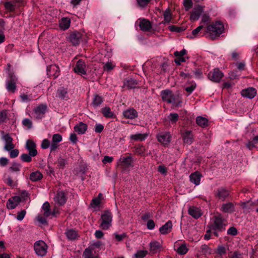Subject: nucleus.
<instances>
[{
    "mask_svg": "<svg viewBox=\"0 0 258 258\" xmlns=\"http://www.w3.org/2000/svg\"><path fill=\"white\" fill-rule=\"evenodd\" d=\"M224 30V26L222 23L216 22L207 27V31L209 33V37L212 40L215 39Z\"/></svg>",
    "mask_w": 258,
    "mask_h": 258,
    "instance_id": "1",
    "label": "nucleus"
},
{
    "mask_svg": "<svg viewBox=\"0 0 258 258\" xmlns=\"http://www.w3.org/2000/svg\"><path fill=\"white\" fill-rule=\"evenodd\" d=\"M225 224L221 214L214 216L211 220V227L212 230L222 231L224 230Z\"/></svg>",
    "mask_w": 258,
    "mask_h": 258,
    "instance_id": "2",
    "label": "nucleus"
},
{
    "mask_svg": "<svg viewBox=\"0 0 258 258\" xmlns=\"http://www.w3.org/2000/svg\"><path fill=\"white\" fill-rule=\"evenodd\" d=\"M161 96L163 101L168 103H172L174 105H177L178 101H177L178 95L174 94L172 91L169 90H165L161 91Z\"/></svg>",
    "mask_w": 258,
    "mask_h": 258,
    "instance_id": "3",
    "label": "nucleus"
},
{
    "mask_svg": "<svg viewBox=\"0 0 258 258\" xmlns=\"http://www.w3.org/2000/svg\"><path fill=\"white\" fill-rule=\"evenodd\" d=\"M34 249L38 256H44L47 252L48 246L44 241L40 240L34 243Z\"/></svg>",
    "mask_w": 258,
    "mask_h": 258,
    "instance_id": "4",
    "label": "nucleus"
},
{
    "mask_svg": "<svg viewBox=\"0 0 258 258\" xmlns=\"http://www.w3.org/2000/svg\"><path fill=\"white\" fill-rule=\"evenodd\" d=\"M101 222L100 227L104 230L108 229L111 225L112 216L111 212L109 211H105L101 215Z\"/></svg>",
    "mask_w": 258,
    "mask_h": 258,
    "instance_id": "5",
    "label": "nucleus"
},
{
    "mask_svg": "<svg viewBox=\"0 0 258 258\" xmlns=\"http://www.w3.org/2000/svg\"><path fill=\"white\" fill-rule=\"evenodd\" d=\"M17 82V78L12 74H9V78L6 82V88L8 92L14 93L16 90V84Z\"/></svg>",
    "mask_w": 258,
    "mask_h": 258,
    "instance_id": "6",
    "label": "nucleus"
},
{
    "mask_svg": "<svg viewBox=\"0 0 258 258\" xmlns=\"http://www.w3.org/2000/svg\"><path fill=\"white\" fill-rule=\"evenodd\" d=\"M208 78L214 82H219L223 77V73L218 68L213 69L208 75Z\"/></svg>",
    "mask_w": 258,
    "mask_h": 258,
    "instance_id": "7",
    "label": "nucleus"
},
{
    "mask_svg": "<svg viewBox=\"0 0 258 258\" xmlns=\"http://www.w3.org/2000/svg\"><path fill=\"white\" fill-rule=\"evenodd\" d=\"M204 12V7L200 5H197L194 7L190 15V20L195 21L199 20L200 17Z\"/></svg>",
    "mask_w": 258,
    "mask_h": 258,
    "instance_id": "8",
    "label": "nucleus"
},
{
    "mask_svg": "<svg viewBox=\"0 0 258 258\" xmlns=\"http://www.w3.org/2000/svg\"><path fill=\"white\" fill-rule=\"evenodd\" d=\"M171 135L169 133H161L157 135L158 141L164 146L168 145L171 141Z\"/></svg>",
    "mask_w": 258,
    "mask_h": 258,
    "instance_id": "9",
    "label": "nucleus"
},
{
    "mask_svg": "<svg viewBox=\"0 0 258 258\" xmlns=\"http://www.w3.org/2000/svg\"><path fill=\"white\" fill-rule=\"evenodd\" d=\"M47 109V106L44 104H41L37 106L34 109V117L38 119L44 117Z\"/></svg>",
    "mask_w": 258,
    "mask_h": 258,
    "instance_id": "10",
    "label": "nucleus"
},
{
    "mask_svg": "<svg viewBox=\"0 0 258 258\" xmlns=\"http://www.w3.org/2000/svg\"><path fill=\"white\" fill-rule=\"evenodd\" d=\"M25 148L30 155L32 157H35L37 155L38 152L36 150V145L32 140H28L26 141Z\"/></svg>",
    "mask_w": 258,
    "mask_h": 258,
    "instance_id": "11",
    "label": "nucleus"
},
{
    "mask_svg": "<svg viewBox=\"0 0 258 258\" xmlns=\"http://www.w3.org/2000/svg\"><path fill=\"white\" fill-rule=\"evenodd\" d=\"M62 136L59 134H55L52 136L51 143L50 146L51 152L55 151L59 147V143L62 141Z\"/></svg>",
    "mask_w": 258,
    "mask_h": 258,
    "instance_id": "12",
    "label": "nucleus"
},
{
    "mask_svg": "<svg viewBox=\"0 0 258 258\" xmlns=\"http://www.w3.org/2000/svg\"><path fill=\"white\" fill-rule=\"evenodd\" d=\"M2 139L5 142V145L4 146L5 150L10 151L14 148L15 146L12 143L13 139L9 134H3Z\"/></svg>",
    "mask_w": 258,
    "mask_h": 258,
    "instance_id": "13",
    "label": "nucleus"
},
{
    "mask_svg": "<svg viewBox=\"0 0 258 258\" xmlns=\"http://www.w3.org/2000/svg\"><path fill=\"white\" fill-rule=\"evenodd\" d=\"M229 195V191L222 187L218 188L215 192L216 197L222 201H224Z\"/></svg>",
    "mask_w": 258,
    "mask_h": 258,
    "instance_id": "14",
    "label": "nucleus"
},
{
    "mask_svg": "<svg viewBox=\"0 0 258 258\" xmlns=\"http://www.w3.org/2000/svg\"><path fill=\"white\" fill-rule=\"evenodd\" d=\"M56 204L62 206L65 204L67 201L66 194L63 191H58L54 198Z\"/></svg>",
    "mask_w": 258,
    "mask_h": 258,
    "instance_id": "15",
    "label": "nucleus"
},
{
    "mask_svg": "<svg viewBox=\"0 0 258 258\" xmlns=\"http://www.w3.org/2000/svg\"><path fill=\"white\" fill-rule=\"evenodd\" d=\"M75 73L79 75H85L86 74V64L84 61L79 60L74 69Z\"/></svg>",
    "mask_w": 258,
    "mask_h": 258,
    "instance_id": "16",
    "label": "nucleus"
},
{
    "mask_svg": "<svg viewBox=\"0 0 258 258\" xmlns=\"http://www.w3.org/2000/svg\"><path fill=\"white\" fill-rule=\"evenodd\" d=\"M82 37V34L79 32H74L69 36V40L74 45L79 44Z\"/></svg>",
    "mask_w": 258,
    "mask_h": 258,
    "instance_id": "17",
    "label": "nucleus"
},
{
    "mask_svg": "<svg viewBox=\"0 0 258 258\" xmlns=\"http://www.w3.org/2000/svg\"><path fill=\"white\" fill-rule=\"evenodd\" d=\"M182 138L184 144L190 145L194 141V135L191 131L185 130L182 134Z\"/></svg>",
    "mask_w": 258,
    "mask_h": 258,
    "instance_id": "18",
    "label": "nucleus"
},
{
    "mask_svg": "<svg viewBox=\"0 0 258 258\" xmlns=\"http://www.w3.org/2000/svg\"><path fill=\"white\" fill-rule=\"evenodd\" d=\"M47 74L49 77L56 78L59 75V68L56 64H51L47 67Z\"/></svg>",
    "mask_w": 258,
    "mask_h": 258,
    "instance_id": "19",
    "label": "nucleus"
},
{
    "mask_svg": "<svg viewBox=\"0 0 258 258\" xmlns=\"http://www.w3.org/2000/svg\"><path fill=\"white\" fill-rule=\"evenodd\" d=\"M149 247L150 252L151 254L159 252L162 248L161 244L157 241H151L149 244Z\"/></svg>",
    "mask_w": 258,
    "mask_h": 258,
    "instance_id": "20",
    "label": "nucleus"
},
{
    "mask_svg": "<svg viewBox=\"0 0 258 258\" xmlns=\"http://www.w3.org/2000/svg\"><path fill=\"white\" fill-rule=\"evenodd\" d=\"M21 202V198L19 196H15L10 198L7 204V206L9 209H15Z\"/></svg>",
    "mask_w": 258,
    "mask_h": 258,
    "instance_id": "21",
    "label": "nucleus"
},
{
    "mask_svg": "<svg viewBox=\"0 0 258 258\" xmlns=\"http://www.w3.org/2000/svg\"><path fill=\"white\" fill-rule=\"evenodd\" d=\"M256 94V90L250 87L247 89L243 90L241 92V95L244 97H246L249 99L253 98Z\"/></svg>",
    "mask_w": 258,
    "mask_h": 258,
    "instance_id": "22",
    "label": "nucleus"
},
{
    "mask_svg": "<svg viewBox=\"0 0 258 258\" xmlns=\"http://www.w3.org/2000/svg\"><path fill=\"white\" fill-rule=\"evenodd\" d=\"M148 133H137L135 134L131 135L130 136V139L132 141H143L148 137Z\"/></svg>",
    "mask_w": 258,
    "mask_h": 258,
    "instance_id": "23",
    "label": "nucleus"
},
{
    "mask_svg": "<svg viewBox=\"0 0 258 258\" xmlns=\"http://www.w3.org/2000/svg\"><path fill=\"white\" fill-rule=\"evenodd\" d=\"M220 210L226 213H231L235 211V206L232 203H226L222 204Z\"/></svg>",
    "mask_w": 258,
    "mask_h": 258,
    "instance_id": "24",
    "label": "nucleus"
},
{
    "mask_svg": "<svg viewBox=\"0 0 258 258\" xmlns=\"http://www.w3.org/2000/svg\"><path fill=\"white\" fill-rule=\"evenodd\" d=\"M202 176V174L199 172L196 171L189 176L190 181L195 185H198L200 184Z\"/></svg>",
    "mask_w": 258,
    "mask_h": 258,
    "instance_id": "25",
    "label": "nucleus"
},
{
    "mask_svg": "<svg viewBox=\"0 0 258 258\" xmlns=\"http://www.w3.org/2000/svg\"><path fill=\"white\" fill-rule=\"evenodd\" d=\"M133 163V159L131 156H128L126 157H121L119 160L118 163L121 165L124 166L125 167H128L132 166Z\"/></svg>",
    "mask_w": 258,
    "mask_h": 258,
    "instance_id": "26",
    "label": "nucleus"
},
{
    "mask_svg": "<svg viewBox=\"0 0 258 258\" xmlns=\"http://www.w3.org/2000/svg\"><path fill=\"white\" fill-rule=\"evenodd\" d=\"M172 223L171 221H168L159 229V231L162 234H167L172 230Z\"/></svg>",
    "mask_w": 258,
    "mask_h": 258,
    "instance_id": "27",
    "label": "nucleus"
},
{
    "mask_svg": "<svg viewBox=\"0 0 258 258\" xmlns=\"http://www.w3.org/2000/svg\"><path fill=\"white\" fill-rule=\"evenodd\" d=\"M123 115L126 118L134 119L138 116V112L133 108H129L123 112Z\"/></svg>",
    "mask_w": 258,
    "mask_h": 258,
    "instance_id": "28",
    "label": "nucleus"
},
{
    "mask_svg": "<svg viewBox=\"0 0 258 258\" xmlns=\"http://www.w3.org/2000/svg\"><path fill=\"white\" fill-rule=\"evenodd\" d=\"M188 214L195 219L200 217L202 214L201 210L196 207H190L188 209Z\"/></svg>",
    "mask_w": 258,
    "mask_h": 258,
    "instance_id": "29",
    "label": "nucleus"
},
{
    "mask_svg": "<svg viewBox=\"0 0 258 258\" xmlns=\"http://www.w3.org/2000/svg\"><path fill=\"white\" fill-rule=\"evenodd\" d=\"M56 96L64 100H68L69 99L68 91L63 87H60L57 89Z\"/></svg>",
    "mask_w": 258,
    "mask_h": 258,
    "instance_id": "30",
    "label": "nucleus"
},
{
    "mask_svg": "<svg viewBox=\"0 0 258 258\" xmlns=\"http://www.w3.org/2000/svg\"><path fill=\"white\" fill-rule=\"evenodd\" d=\"M139 27L142 30L147 31L152 28V25L149 21L146 19H142L140 21Z\"/></svg>",
    "mask_w": 258,
    "mask_h": 258,
    "instance_id": "31",
    "label": "nucleus"
},
{
    "mask_svg": "<svg viewBox=\"0 0 258 258\" xmlns=\"http://www.w3.org/2000/svg\"><path fill=\"white\" fill-rule=\"evenodd\" d=\"M49 208L50 205L48 202H46L43 204L42 209L43 210V215L46 217H48L50 215L54 216L55 215V210H54V211L51 212L50 211Z\"/></svg>",
    "mask_w": 258,
    "mask_h": 258,
    "instance_id": "32",
    "label": "nucleus"
},
{
    "mask_svg": "<svg viewBox=\"0 0 258 258\" xmlns=\"http://www.w3.org/2000/svg\"><path fill=\"white\" fill-rule=\"evenodd\" d=\"M87 129V125L86 124L83 122H80L78 124L74 127V130L76 132L79 134H84L85 133Z\"/></svg>",
    "mask_w": 258,
    "mask_h": 258,
    "instance_id": "33",
    "label": "nucleus"
},
{
    "mask_svg": "<svg viewBox=\"0 0 258 258\" xmlns=\"http://www.w3.org/2000/svg\"><path fill=\"white\" fill-rule=\"evenodd\" d=\"M71 24V20L68 18H63L59 21V27L60 29L62 30H66L68 29Z\"/></svg>",
    "mask_w": 258,
    "mask_h": 258,
    "instance_id": "34",
    "label": "nucleus"
},
{
    "mask_svg": "<svg viewBox=\"0 0 258 258\" xmlns=\"http://www.w3.org/2000/svg\"><path fill=\"white\" fill-rule=\"evenodd\" d=\"M137 81L134 79H130L123 81V87L127 89H133L136 87Z\"/></svg>",
    "mask_w": 258,
    "mask_h": 258,
    "instance_id": "35",
    "label": "nucleus"
},
{
    "mask_svg": "<svg viewBox=\"0 0 258 258\" xmlns=\"http://www.w3.org/2000/svg\"><path fill=\"white\" fill-rule=\"evenodd\" d=\"M196 122L198 125L202 127H206L208 124V120L203 116H198L196 118Z\"/></svg>",
    "mask_w": 258,
    "mask_h": 258,
    "instance_id": "36",
    "label": "nucleus"
},
{
    "mask_svg": "<svg viewBox=\"0 0 258 258\" xmlns=\"http://www.w3.org/2000/svg\"><path fill=\"white\" fill-rule=\"evenodd\" d=\"M43 175L41 172L38 171L32 172L30 175V179L33 181L35 182L40 180L42 178Z\"/></svg>",
    "mask_w": 258,
    "mask_h": 258,
    "instance_id": "37",
    "label": "nucleus"
},
{
    "mask_svg": "<svg viewBox=\"0 0 258 258\" xmlns=\"http://www.w3.org/2000/svg\"><path fill=\"white\" fill-rule=\"evenodd\" d=\"M164 16V21H163V23L169 24L171 22L172 19V15L171 14L170 11L169 9H167L163 14Z\"/></svg>",
    "mask_w": 258,
    "mask_h": 258,
    "instance_id": "38",
    "label": "nucleus"
},
{
    "mask_svg": "<svg viewBox=\"0 0 258 258\" xmlns=\"http://www.w3.org/2000/svg\"><path fill=\"white\" fill-rule=\"evenodd\" d=\"M6 10L9 12H13L19 6L14 4L12 1L7 2L4 4Z\"/></svg>",
    "mask_w": 258,
    "mask_h": 258,
    "instance_id": "39",
    "label": "nucleus"
},
{
    "mask_svg": "<svg viewBox=\"0 0 258 258\" xmlns=\"http://www.w3.org/2000/svg\"><path fill=\"white\" fill-rule=\"evenodd\" d=\"M102 102L103 100L101 97L98 95H95L93 98L92 104L93 107H97L100 105Z\"/></svg>",
    "mask_w": 258,
    "mask_h": 258,
    "instance_id": "40",
    "label": "nucleus"
},
{
    "mask_svg": "<svg viewBox=\"0 0 258 258\" xmlns=\"http://www.w3.org/2000/svg\"><path fill=\"white\" fill-rule=\"evenodd\" d=\"M83 256L84 258H98V256L94 254L93 250L89 248L84 250Z\"/></svg>",
    "mask_w": 258,
    "mask_h": 258,
    "instance_id": "41",
    "label": "nucleus"
},
{
    "mask_svg": "<svg viewBox=\"0 0 258 258\" xmlns=\"http://www.w3.org/2000/svg\"><path fill=\"white\" fill-rule=\"evenodd\" d=\"M66 234L68 238L70 240L75 239L78 237L77 232L73 229L67 230L66 232Z\"/></svg>",
    "mask_w": 258,
    "mask_h": 258,
    "instance_id": "42",
    "label": "nucleus"
},
{
    "mask_svg": "<svg viewBox=\"0 0 258 258\" xmlns=\"http://www.w3.org/2000/svg\"><path fill=\"white\" fill-rule=\"evenodd\" d=\"M101 112L105 117L110 118L113 116V112L108 107H105L102 108Z\"/></svg>",
    "mask_w": 258,
    "mask_h": 258,
    "instance_id": "43",
    "label": "nucleus"
},
{
    "mask_svg": "<svg viewBox=\"0 0 258 258\" xmlns=\"http://www.w3.org/2000/svg\"><path fill=\"white\" fill-rule=\"evenodd\" d=\"M201 252L206 256L210 255L212 253V249L206 244H203L201 246Z\"/></svg>",
    "mask_w": 258,
    "mask_h": 258,
    "instance_id": "44",
    "label": "nucleus"
},
{
    "mask_svg": "<svg viewBox=\"0 0 258 258\" xmlns=\"http://www.w3.org/2000/svg\"><path fill=\"white\" fill-rule=\"evenodd\" d=\"M20 164L16 162H13L9 167V170L11 172H18L20 171Z\"/></svg>",
    "mask_w": 258,
    "mask_h": 258,
    "instance_id": "45",
    "label": "nucleus"
},
{
    "mask_svg": "<svg viewBox=\"0 0 258 258\" xmlns=\"http://www.w3.org/2000/svg\"><path fill=\"white\" fill-rule=\"evenodd\" d=\"M188 251L186 245L184 243L177 248V252L179 254H185Z\"/></svg>",
    "mask_w": 258,
    "mask_h": 258,
    "instance_id": "46",
    "label": "nucleus"
},
{
    "mask_svg": "<svg viewBox=\"0 0 258 258\" xmlns=\"http://www.w3.org/2000/svg\"><path fill=\"white\" fill-rule=\"evenodd\" d=\"M5 182L8 185L14 187L17 185V182L16 180H13L10 176H8L5 180Z\"/></svg>",
    "mask_w": 258,
    "mask_h": 258,
    "instance_id": "47",
    "label": "nucleus"
},
{
    "mask_svg": "<svg viewBox=\"0 0 258 258\" xmlns=\"http://www.w3.org/2000/svg\"><path fill=\"white\" fill-rule=\"evenodd\" d=\"M32 156L30 155L29 153H24L21 155L20 158L24 162H30L32 161Z\"/></svg>",
    "mask_w": 258,
    "mask_h": 258,
    "instance_id": "48",
    "label": "nucleus"
},
{
    "mask_svg": "<svg viewBox=\"0 0 258 258\" xmlns=\"http://www.w3.org/2000/svg\"><path fill=\"white\" fill-rule=\"evenodd\" d=\"M148 253L146 250H138L135 254L136 258H144Z\"/></svg>",
    "mask_w": 258,
    "mask_h": 258,
    "instance_id": "49",
    "label": "nucleus"
},
{
    "mask_svg": "<svg viewBox=\"0 0 258 258\" xmlns=\"http://www.w3.org/2000/svg\"><path fill=\"white\" fill-rule=\"evenodd\" d=\"M101 201H100L99 198H94L92 200L91 205V207L94 209H98L100 204Z\"/></svg>",
    "mask_w": 258,
    "mask_h": 258,
    "instance_id": "50",
    "label": "nucleus"
},
{
    "mask_svg": "<svg viewBox=\"0 0 258 258\" xmlns=\"http://www.w3.org/2000/svg\"><path fill=\"white\" fill-rule=\"evenodd\" d=\"M115 67V65L111 61L107 62L103 66L105 71L108 72L112 70Z\"/></svg>",
    "mask_w": 258,
    "mask_h": 258,
    "instance_id": "51",
    "label": "nucleus"
},
{
    "mask_svg": "<svg viewBox=\"0 0 258 258\" xmlns=\"http://www.w3.org/2000/svg\"><path fill=\"white\" fill-rule=\"evenodd\" d=\"M192 0H184L183 5L185 8V10L186 11H189L192 6Z\"/></svg>",
    "mask_w": 258,
    "mask_h": 258,
    "instance_id": "52",
    "label": "nucleus"
},
{
    "mask_svg": "<svg viewBox=\"0 0 258 258\" xmlns=\"http://www.w3.org/2000/svg\"><path fill=\"white\" fill-rule=\"evenodd\" d=\"M168 118L171 122H175L178 119V115L177 113H170L168 116Z\"/></svg>",
    "mask_w": 258,
    "mask_h": 258,
    "instance_id": "53",
    "label": "nucleus"
},
{
    "mask_svg": "<svg viewBox=\"0 0 258 258\" xmlns=\"http://www.w3.org/2000/svg\"><path fill=\"white\" fill-rule=\"evenodd\" d=\"M187 51L185 49H183L180 51H175L174 53V55L176 57H180V58H186V57H183V56L186 54Z\"/></svg>",
    "mask_w": 258,
    "mask_h": 258,
    "instance_id": "54",
    "label": "nucleus"
},
{
    "mask_svg": "<svg viewBox=\"0 0 258 258\" xmlns=\"http://www.w3.org/2000/svg\"><path fill=\"white\" fill-rule=\"evenodd\" d=\"M196 87V84L195 82H192L191 85L189 87H187L185 88V91L188 92V95L191 94Z\"/></svg>",
    "mask_w": 258,
    "mask_h": 258,
    "instance_id": "55",
    "label": "nucleus"
},
{
    "mask_svg": "<svg viewBox=\"0 0 258 258\" xmlns=\"http://www.w3.org/2000/svg\"><path fill=\"white\" fill-rule=\"evenodd\" d=\"M50 145L49 141L48 139H45L42 140L41 144V147L43 149H46L48 147L50 148Z\"/></svg>",
    "mask_w": 258,
    "mask_h": 258,
    "instance_id": "56",
    "label": "nucleus"
},
{
    "mask_svg": "<svg viewBox=\"0 0 258 258\" xmlns=\"http://www.w3.org/2000/svg\"><path fill=\"white\" fill-rule=\"evenodd\" d=\"M23 125L27 127L28 129H30L32 126V121L28 118H25L22 121Z\"/></svg>",
    "mask_w": 258,
    "mask_h": 258,
    "instance_id": "57",
    "label": "nucleus"
},
{
    "mask_svg": "<svg viewBox=\"0 0 258 258\" xmlns=\"http://www.w3.org/2000/svg\"><path fill=\"white\" fill-rule=\"evenodd\" d=\"M226 252V248L223 246H219L217 248V253L220 256H222Z\"/></svg>",
    "mask_w": 258,
    "mask_h": 258,
    "instance_id": "58",
    "label": "nucleus"
},
{
    "mask_svg": "<svg viewBox=\"0 0 258 258\" xmlns=\"http://www.w3.org/2000/svg\"><path fill=\"white\" fill-rule=\"evenodd\" d=\"M145 149L144 146H139L136 148V153L140 155H144L145 153Z\"/></svg>",
    "mask_w": 258,
    "mask_h": 258,
    "instance_id": "59",
    "label": "nucleus"
},
{
    "mask_svg": "<svg viewBox=\"0 0 258 258\" xmlns=\"http://www.w3.org/2000/svg\"><path fill=\"white\" fill-rule=\"evenodd\" d=\"M170 31L172 32H180L183 31V29L181 27H177L174 25H171L168 27Z\"/></svg>",
    "mask_w": 258,
    "mask_h": 258,
    "instance_id": "60",
    "label": "nucleus"
},
{
    "mask_svg": "<svg viewBox=\"0 0 258 258\" xmlns=\"http://www.w3.org/2000/svg\"><path fill=\"white\" fill-rule=\"evenodd\" d=\"M8 151L10 152V156L12 158L17 157L19 153V151L18 149H12Z\"/></svg>",
    "mask_w": 258,
    "mask_h": 258,
    "instance_id": "61",
    "label": "nucleus"
},
{
    "mask_svg": "<svg viewBox=\"0 0 258 258\" xmlns=\"http://www.w3.org/2000/svg\"><path fill=\"white\" fill-rule=\"evenodd\" d=\"M26 212L25 210H23L18 213L16 219L19 221H22L25 217Z\"/></svg>",
    "mask_w": 258,
    "mask_h": 258,
    "instance_id": "62",
    "label": "nucleus"
},
{
    "mask_svg": "<svg viewBox=\"0 0 258 258\" xmlns=\"http://www.w3.org/2000/svg\"><path fill=\"white\" fill-rule=\"evenodd\" d=\"M57 163L59 167L62 168L64 167L66 164V161L62 158H59L58 159Z\"/></svg>",
    "mask_w": 258,
    "mask_h": 258,
    "instance_id": "63",
    "label": "nucleus"
},
{
    "mask_svg": "<svg viewBox=\"0 0 258 258\" xmlns=\"http://www.w3.org/2000/svg\"><path fill=\"white\" fill-rule=\"evenodd\" d=\"M104 126L102 124H96L95 127V132L97 133H100L103 130Z\"/></svg>",
    "mask_w": 258,
    "mask_h": 258,
    "instance_id": "64",
    "label": "nucleus"
}]
</instances>
